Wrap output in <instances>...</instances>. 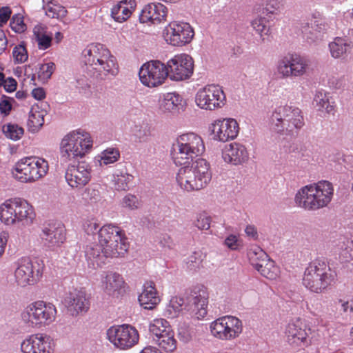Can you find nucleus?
Masks as SVG:
<instances>
[{
    "label": "nucleus",
    "mask_w": 353,
    "mask_h": 353,
    "mask_svg": "<svg viewBox=\"0 0 353 353\" xmlns=\"http://www.w3.org/2000/svg\"><path fill=\"white\" fill-rule=\"evenodd\" d=\"M173 160L176 165H183L176 176V181L187 191L203 188L211 180L210 165L203 159H197L205 151L201 137L193 132L183 134L176 139Z\"/></svg>",
    "instance_id": "nucleus-1"
},
{
    "label": "nucleus",
    "mask_w": 353,
    "mask_h": 353,
    "mask_svg": "<svg viewBox=\"0 0 353 353\" xmlns=\"http://www.w3.org/2000/svg\"><path fill=\"white\" fill-rule=\"evenodd\" d=\"M82 54L88 73L94 78L103 79L108 74H117L115 58L103 44L92 43L83 50Z\"/></svg>",
    "instance_id": "nucleus-2"
},
{
    "label": "nucleus",
    "mask_w": 353,
    "mask_h": 353,
    "mask_svg": "<svg viewBox=\"0 0 353 353\" xmlns=\"http://www.w3.org/2000/svg\"><path fill=\"white\" fill-rule=\"evenodd\" d=\"M270 127L281 135H291L299 131L305 125L302 110L292 104L276 107L270 117Z\"/></svg>",
    "instance_id": "nucleus-3"
},
{
    "label": "nucleus",
    "mask_w": 353,
    "mask_h": 353,
    "mask_svg": "<svg viewBox=\"0 0 353 353\" xmlns=\"http://www.w3.org/2000/svg\"><path fill=\"white\" fill-rule=\"evenodd\" d=\"M333 194L332 184L327 181H321L314 185L303 187L296 194L294 201L300 208L315 210L327 205Z\"/></svg>",
    "instance_id": "nucleus-4"
},
{
    "label": "nucleus",
    "mask_w": 353,
    "mask_h": 353,
    "mask_svg": "<svg viewBox=\"0 0 353 353\" xmlns=\"http://www.w3.org/2000/svg\"><path fill=\"white\" fill-rule=\"evenodd\" d=\"M336 276L335 272L325 261L316 259L305 268L303 284L312 292L322 293L335 281Z\"/></svg>",
    "instance_id": "nucleus-5"
},
{
    "label": "nucleus",
    "mask_w": 353,
    "mask_h": 353,
    "mask_svg": "<svg viewBox=\"0 0 353 353\" xmlns=\"http://www.w3.org/2000/svg\"><path fill=\"white\" fill-rule=\"evenodd\" d=\"M34 216L32 206L20 198L8 199L0 205V219L6 225H28L32 222Z\"/></svg>",
    "instance_id": "nucleus-6"
},
{
    "label": "nucleus",
    "mask_w": 353,
    "mask_h": 353,
    "mask_svg": "<svg viewBox=\"0 0 353 353\" xmlns=\"http://www.w3.org/2000/svg\"><path fill=\"white\" fill-rule=\"evenodd\" d=\"M98 239L101 250L111 258L123 256L128 249V244L121 230L112 224L105 225L99 229Z\"/></svg>",
    "instance_id": "nucleus-7"
},
{
    "label": "nucleus",
    "mask_w": 353,
    "mask_h": 353,
    "mask_svg": "<svg viewBox=\"0 0 353 353\" xmlns=\"http://www.w3.org/2000/svg\"><path fill=\"white\" fill-rule=\"evenodd\" d=\"M92 146L90 135L81 130L66 135L61 143V158L64 161L83 157Z\"/></svg>",
    "instance_id": "nucleus-8"
},
{
    "label": "nucleus",
    "mask_w": 353,
    "mask_h": 353,
    "mask_svg": "<svg viewBox=\"0 0 353 353\" xmlns=\"http://www.w3.org/2000/svg\"><path fill=\"white\" fill-rule=\"evenodd\" d=\"M48 170V162L43 159L28 157L16 163L12 174L19 181L27 183L43 177L46 174Z\"/></svg>",
    "instance_id": "nucleus-9"
},
{
    "label": "nucleus",
    "mask_w": 353,
    "mask_h": 353,
    "mask_svg": "<svg viewBox=\"0 0 353 353\" xmlns=\"http://www.w3.org/2000/svg\"><path fill=\"white\" fill-rule=\"evenodd\" d=\"M56 314L57 310L52 303L39 301L29 305L22 313L21 317L24 322L30 325L40 327L52 323Z\"/></svg>",
    "instance_id": "nucleus-10"
},
{
    "label": "nucleus",
    "mask_w": 353,
    "mask_h": 353,
    "mask_svg": "<svg viewBox=\"0 0 353 353\" xmlns=\"http://www.w3.org/2000/svg\"><path fill=\"white\" fill-rule=\"evenodd\" d=\"M43 269V263L41 261L21 258L14 272L17 284L21 287L35 284L41 276Z\"/></svg>",
    "instance_id": "nucleus-11"
},
{
    "label": "nucleus",
    "mask_w": 353,
    "mask_h": 353,
    "mask_svg": "<svg viewBox=\"0 0 353 353\" xmlns=\"http://www.w3.org/2000/svg\"><path fill=\"white\" fill-rule=\"evenodd\" d=\"M107 338L114 346L120 350H128L139 341L138 331L132 325L123 324L110 327L106 332Z\"/></svg>",
    "instance_id": "nucleus-12"
},
{
    "label": "nucleus",
    "mask_w": 353,
    "mask_h": 353,
    "mask_svg": "<svg viewBox=\"0 0 353 353\" xmlns=\"http://www.w3.org/2000/svg\"><path fill=\"white\" fill-rule=\"evenodd\" d=\"M310 61L297 54H288L279 60L277 72L283 78L300 77L306 74Z\"/></svg>",
    "instance_id": "nucleus-13"
},
{
    "label": "nucleus",
    "mask_w": 353,
    "mask_h": 353,
    "mask_svg": "<svg viewBox=\"0 0 353 353\" xmlns=\"http://www.w3.org/2000/svg\"><path fill=\"white\" fill-rule=\"evenodd\" d=\"M226 101L225 94L218 85H208L200 89L195 97L196 105L201 109L214 110L222 108Z\"/></svg>",
    "instance_id": "nucleus-14"
},
{
    "label": "nucleus",
    "mask_w": 353,
    "mask_h": 353,
    "mask_svg": "<svg viewBox=\"0 0 353 353\" xmlns=\"http://www.w3.org/2000/svg\"><path fill=\"white\" fill-rule=\"evenodd\" d=\"M212 334L221 340H232L238 337L243 330L241 320L232 316L217 319L210 325Z\"/></svg>",
    "instance_id": "nucleus-15"
},
{
    "label": "nucleus",
    "mask_w": 353,
    "mask_h": 353,
    "mask_svg": "<svg viewBox=\"0 0 353 353\" xmlns=\"http://www.w3.org/2000/svg\"><path fill=\"white\" fill-rule=\"evenodd\" d=\"M139 79L143 84L152 88L161 85L169 77L168 65L160 61H152L143 65L139 72Z\"/></svg>",
    "instance_id": "nucleus-16"
},
{
    "label": "nucleus",
    "mask_w": 353,
    "mask_h": 353,
    "mask_svg": "<svg viewBox=\"0 0 353 353\" xmlns=\"http://www.w3.org/2000/svg\"><path fill=\"white\" fill-rule=\"evenodd\" d=\"M194 32L187 23L171 22L163 30V36L165 41L173 46H183L190 43Z\"/></svg>",
    "instance_id": "nucleus-17"
},
{
    "label": "nucleus",
    "mask_w": 353,
    "mask_h": 353,
    "mask_svg": "<svg viewBox=\"0 0 353 353\" xmlns=\"http://www.w3.org/2000/svg\"><path fill=\"white\" fill-rule=\"evenodd\" d=\"M169 77L173 81H183L189 79L194 71V61L187 54L174 56L167 62Z\"/></svg>",
    "instance_id": "nucleus-18"
},
{
    "label": "nucleus",
    "mask_w": 353,
    "mask_h": 353,
    "mask_svg": "<svg viewBox=\"0 0 353 353\" xmlns=\"http://www.w3.org/2000/svg\"><path fill=\"white\" fill-rule=\"evenodd\" d=\"M188 310L195 312L198 319L203 318L207 314L208 293L203 285L194 287L186 296Z\"/></svg>",
    "instance_id": "nucleus-19"
},
{
    "label": "nucleus",
    "mask_w": 353,
    "mask_h": 353,
    "mask_svg": "<svg viewBox=\"0 0 353 353\" xmlns=\"http://www.w3.org/2000/svg\"><path fill=\"white\" fill-rule=\"evenodd\" d=\"M90 167L85 162L69 165L65 172V179L72 188L84 187L91 179Z\"/></svg>",
    "instance_id": "nucleus-20"
},
{
    "label": "nucleus",
    "mask_w": 353,
    "mask_h": 353,
    "mask_svg": "<svg viewBox=\"0 0 353 353\" xmlns=\"http://www.w3.org/2000/svg\"><path fill=\"white\" fill-rule=\"evenodd\" d=\"M21 348L23 353H53L54 343L49 336L37 334L24 340Z\"/></svg>",
    "instance_id": "nucleus-21"
},
{
    "label": "nucleus",
    "mask_w": 353,
    "mask_h": 353,
    "mask_svg": "<svg viewBox=\"0 0 353 353\" xmlns=\"http://www.w3.org/2000/svg\"><path fill=\"white\" fill-rule=\"evenodd\" d=\"M210 129L214 140L226 142L236 137L239 127L235 119H224L216 121Z\"/></svg>",
    "instance_id": "nucleus-22"
},
{
    "label": "nucleus",
    "mask_w": 353,
    "mask_h": 353,
    "mask_svg": "<svg viewBox=\"0 0 353 353\" xmlns=\"http://www.w3.org/2000/svg\"><path fill=\"white\" fill-rule=\"evenodd\" d=\"M65 305L68 312L72 316L86 313L90 308V301L83 290H74L65 298Z\"/></svg>",
    "instance_id": "nucleus-23"
},
{
    "label": "nucleus",
    "mask_w": 353,
    "mask_h": 353,
    "mask_svg": "<svg viewBox=\"0 0 353 353\" xmlns=\"http://www.w3.org/2000/svg\"><path fill=\"white\" fill-rule=\"evenodd\" d=\"M310 333V329L299 319L289 323L285 329L287 341L293 346H301L307 343Z\"/></svg>",
    "instance_id": "nucleus-24"
},
{
    "label": "nucleus",
    "mask_w": 353,
    "mask_h": 353,
    "mask_svg": "<svg viewBox=\"0 0 353 353\" xmlns=\"http://www.w3.org/2000/svg\"><path fill=\"white\" fill-rule=\"evenodd\" d=\"M42 244L48 248L60 246L65 239V229L62 225H49L40 234Z\"/></svg>",
    "instance_id": "nucleus-25"
},
{
    "label": "nucleus",
    "mask_w": 353,
    "mask_h": 353,
    "mask_svg": "<svg viewBox=\"0 0 353 353\" xmlns=\"http://www.w3.org/2000/svg\"><path fill=\"white\" fill-rule=\"evenodd\" d=\"M222 157L224 161L236 165L242 164L248 159V152L243 145L232 143L225 147Z\"/></svg>",
    "instance_id": "nucleus-26"
},
{
    "label": "nucleus",
    "mask_w": 353,
    "mask_h": 353,
    "mask_svg": "<svg viewBox=\"0 0 353 353\" xmlns=\"http://www.w3.org/2000/svg\"><path fill=\"white\" fill-rule=\"evenodd\" d=\"M167 13L166 7L161 3H151L145 6L140 14L141 23L151 21L153 23H160L165 20Z\"/></svg>",
    "instance_id": "nucleus-27"
},
{
    "label": "nucleus",
    "mask_w": 353,
    "mask_h": 353,
    "mask_svg": "<svg viewBox=\"0 0 353 353\" xmlns=\"http://www.w3.org/2000/svg\"><path fill=\"white\" fill-rule=\"evenodd\" d=\"M140 305L145 309L152 310L160 302V298L157 295L154 283L147 282L143 285V290L139 296Z\"/></svg>",
    "instance_id": "nucleus-28"
},
{
    "label": "nucleus",
    "mask_w": 353,
    "mask_h": 353,
    "mask_svg": "<svg viewBox=\"0 0 353 353\" xmlns=\"http://www.w3.org/2000/svg\"><path fill=\"white\" fill-rule=\"evenodd\" d=\"M185 102L182 97L176 92H169L164 95L160 103V110L163 112L177 114L183 110Z\"/></svg>",
    "instance_id": "nucleus-29"
},
{
    "label": "nucleus",
    "mask_w": 353,
    "mask_h": 353,
    "mask_svg": "<svg viewBox=\"0 0 353 353\" xmlns=\"http://www.w3.org/2000/svg\"><path fill=\"white\" fill-rule=\"evenodd\" d=\"M101 283L102 288L106 294L114 295L123 287L124 281L119 274L108 272L105 273V276L103 277Z\"/></svg>",
    "instance_id": "nucleus-30"
},
{
    "label": "nucleus",
    "mask_w": 353,
    "mask_h": 353,
    "mask_svg": "<svg viewBox=\"0 0 353 353\" xmlns=\"http://www.w3.org/2000/svg\"><path fill=\"white\" fill-rule=\"evenodd\" d=\"M259 252V256L262 257L261 263H256L255 269L261 273L262 276L269 279H274L277 276V268L275 267L273 261L269 259L268 254L262 249H256Z\"/></svg>",
    "instance_id": "nucleus-31"
},
{
    "label": "nucleus",
    "mask_w": 353,
    "mask_h": 353,
    "mask_svg": "<svg viewBox=\"0 0 353 353\" xmlns=\"http://www.w3.org/2000/svg\"><path fill=\"white\" fill-rule=\"evenodd\" d=\"M331 56L334 59L344 57L352 50V42L345 38L336 37L329 44Z\"/></svg>",
    "instance_id": "nucleus-32"
},
{
    "label": "nucleus",
    "mask_w": 353,
    "mask_h": 353,
    "mask_svg": "<svg viewBox=\"0 0 353 353\" xmlns=\"http://www.w3.org/2000/svg\"><path fill=\"white\" fill-rule=\"evenodd\" d=\"M134 1L123 0L117 5L114 6L111 9L112 17L118 22H123L128 19L131 14V8L134 6Z\"/></svg>",
    "instance_id": "nucleus-33"
},
{
    "label": "nucleus",
    "mask_w": 353,
    "mask_h": 353,
    "mask_svg": "<svg viewBox=\"0 0 353 353\" xmlns=\"http://www.w3.org/2000/svg\"><path fill=\"white\" fill-rule=\"evenodd\" d=\"M43 10L46 15L51 19L63 20L68 14L66 8L55 0H42Z\"/></svg>",
    "instance_id": "nucleus-34"
},
{
    "label": "nucleus",
    "mask_w": 353,
    "mask_h": 353,
    "mask_svg": "<svg viewBox=\"0 0 353 353\" xmlns=\"http://www.w3.org/2000/svg\"><path fill=\"white\" fill-rule=\"evenodd\" d=\"M85 256L94 268L101 267L105 263L107 258L110 257L101 250L100 244L88 245L85 250Z\"/></svg>",
    "instance_id": "nucleus-35"
},
{
    "label": "nucleus",
    "mask_w": 353,
    "mask_h": 353,
    "mask_svg": "<svg viewBox=\"0 0 353 353\" xmlns=\"http://www.w3.org/2000/svg\"><path fill=\"white\" fill-rule=\"evenodd\" d=\"M313 106L318 111L330 114L334 110V106L329 101L328 94L323 91H316L312 101Z\"/></svg>",
    "instance_id": "nucleus-36"
},
{
    "label": "nucleus",
    "mask_w": 353,
    "mask_h": 353,
    "mask_svg": "<svg viewBox=\"0 0 353 353\" xmlns=\"http://www.w3.org/2000/svg\"><path fill=\"white\" fill-rule=\"evenodd\" d=\"M149 330L154 336L153 339L172 331L168 321L164 319H154L150 324Z\"/></svg>",
    "instance_id": "nucleus-37"
},
{
    "label": "nucleus",
    "mask_w": 353,
    "mask_h": 353,
    "mask_svg": "<svg viewBox=\"0 0 353 353\" xmlns=\"http://www.w3.org/2000/svg\"><path fill=\"white\" fill-rule=\"evenodd\" d=\"M43 123L44 118L43 113L32 108L27 123L29 131L34 133L38 132Z\"/></svg>",
    "instance_id": "nucleus-38"
},
{
    "label": "nucleus",
    "mask_w": 353,
    "mask_h": 353,
    "mask_svg": "<svg viewBox=\"0 0 353 353\" xmlns=\"http://www.w3.org/2000/svg\"><path fill=\"white\" fill-rule=\"evenodd\" d=\"M300 29L303 34V37L309 43L317 42L323 39V36L319 31L312 28L310 22H303L301 23Z\"/></svg>",
    "instance_id": "nucleus-39"
},
{
    "label": "nucleus",
    "mask_w": 353,
    "mask_h": 353,
    "mask_svg": "<svg viewBox=\"0 0 353 353\" xmlns=\"http://www.w3.org/2000/svg\"><path fill=\"white\" fill-rule=\"evenodd\" d=\"M134 176L127 172L114 174V185L117 190L126 191L130 189Z\"/></svg>",
    "instance_id": "nucleus-40"
},
{
    "label": "nucleus",
    "mask_w": 353,
    "mask_h": 353,
    "mask_svg": "<svg viewBox=\"0 0 353 353\" xmlns=\"http://www.w3.org/2000/svg\"><path fill=\"white\" fill-rule=\"evenodd\" d=\"M154 341L166 352H172L176 348V341L174 338L172 331L165 335L161 334L157 339H154Z\"/></svg>",
    "instance_id": "nucleus-41"
},
{
    "label": "nucleus",
    "mask_w": 353,
    "mask_h": 353,
    "mask_svg": "<svg viewBox=\"0 0 353 353\" xmlns=\"http://www.w3.org/2000/svg\"><path fill=\"white\" fill-rule=\"evenodd\" d=\"M2 131L4 135L13 141H17L21 139L24 133L23 128L19 126L17 124L7 123L2 128Z\"/></svg>",
    "instance_id": "nucleus-42"
},
{
    "label": "nucleus",
    "mask_w": 353,
    "mask_h": 353,
    "mask_svg": "<svg viewBox=\"0 0 353 353\" xmlns=\"http://www.w3.org/2000/svg\"><path fill=\"white\" fill-rule=\"evenodd\" d=\"M33 32L40 50H46L51 46L52 35L42 32L41 27L35 26Z\"/></svg>",
    "instance_id": "nucleus-43"
},
{
    "label": "nucleus",
    "mask_w": 353,
    "mask_h": 353,
    "mask_svg": "<svg viewBox=\"0 0 353 353\" xmlns=\"http://www.w3.org/2000/svg\"><path fill=\"white\" fill-rule=\"evenodd\" d=\"M336 247L339 254L343 255L344 258H352L353 254V241L345 237H341Z\"/></svg>",
    "instance_id": "nucleus-44"
},
{
    "label": "nucleus",
    "mask_w": 353,
    "mask_h": 353,
    "mask_svg": "<svg viewBox=\"0 0 353 353\" xmlns=\"http://www.w3.org/2000/svg\"><path fill=\"white\" fill-rule=\"evenodd\" d=\"M134 136L139 142L143 143L149 141L151 137V127L148 123H142L136 126Z\"/></svg>",
    "instance_id": "nucleus-45"
},
{
    "label": "nucleus",
    "mask_w": 353,
    "mask_h": 353,
    "mask_svg": "<svg viewBox=\"0 0 353 353\" xmlns=\"http://www.w3.org/2000/svg\"><path fill=\"white\" fill-rule=\"evenodd\" d=\"M10 27L16 33L24 32L27 29V26L24 23L23 15L19 13L14 14L11 17Z\"/></svg>",
    "instance_id": "nucleus-46"
},
{
    "label": "nucleus",
    "mask_w": 353,
    "mask_h": 353,
    "mask_svg": "<svg viewBox=\"0 0 353 353\" xmlns=\"http://www.w3.org/2000/svg\"><path fill=\"white\" fill-rule=\"evenodd\" d=\"M121 205L124 208L133 210L140 207L141 201L137 196L128 194L122 199Z\"/></svg>",
    "instance_id": "nucleus-47"
},
{
    "label": "nucleus",
    "mask_w": 353,
    "mask_h": 353,
    "mask_svg": "<svg viewBox=\"0 0 353 353\" xmlns=\"http://www.w3.org/2000/svg\"><path fill=\"white\" fill-rule=\"evenodd\" d=\"M120 157L119 152L115 148H108L102 153L101 162L105 165L113 163Z\"/></svg>",
    "instance_id": "nucleus-48"
},
{
    "label": "nucleus",
    "mask_w": 353,
    "mask_h": 353,
    "mask_svg": "<svg viewBox=\"0 0 353 353\" xmlns=\"http://www.w3.org/2000/svg\"><path fill=\"white\" fill-rule=\"evenodd\" d=\"M55 70V64L52 62H49L46 64L41 65L38 72L39 78L43 80L49 79Z\"/></svg>",
    "instance_id": "nucleus-49"
},
{
    "label": "nucleus",
    "mask_w": 353,
    "mask_h": 353,
    "mask_svg": "<svg viewBox=\"0 0 353 353\" xmlns=\"http://www.w3.org/2000/svg\"><path fill=\"white\" fill-rule=\"evenodd\" d=\"M281 3L278 0H268L263 13L266 15L277 14L279 12Z\"/></svg>",
    "instance_id": "nucleus-50"
},
{
    "label": "nucleus",
    "mask_w": 353,
    "mask_h": 353,
    "mask_svg": "<svg viewBox=\"0 0 353 353\" xmlns=\"http://www.w3.org/2000/svg\"><path fill=\"white\" fill-rule=\"evenodd\" d=\"M252 28L261 34H268L269 28L266 25V20L265 18H256L252 21Z\"/></svg>",
    "instance_id": "nucleus-51"
},
{
    "label": "nucleus",
    "mask_w": 353,
    "mask_h": 353,
    "mask_svg": "<svg viewBox=\"0 0 353 353\" xmlns=\"http://www.w3.org/2000/svg\"><path fill=\"white\" fill-rule=\"evenodd\" d=\"M12 54L15 61L19 63H23L28 59L26 49L22 45L15 46L13 49Z\"/></svg>",
    "instance_id": "nucleus-52"
},
{
    "label": "nucleus",
    "mask_w": 353,
    "mask_h": 353,
    "mask_svg": "<svg viewBox=\"0 0 353 353\" xmlns=\"http://www.w3.org/2000/svg\"><path fill=\"white\" fill-rule=\"evenodd\" d=\"M211 219L205 214H199L195 221V226L199 230H208L210 227Z\"/></svg>",
    "instance_id": "nucleus-53"
},
{
    "label": "nucleus",
    "mask_w": 353,
    "mask_h": 353,
    "mask_svg": "<svg viewBox=\"0 0 353 353\" xmlns=\"http://www.w3.org/2000/svg\"><path fill=\"white\" fill-rule=\"evenodd\" d=\"M184 305L187 307L186 296L185 298L177 296L173 297L170 301L168 310L170 311V308H172L175 312H179L181 310L182 306Z\"/></svg>",
    "instance_id": "nucleus-54"
},
{
    "label": "nucleus",
    "mask_w": 353,
    "mask_h": 353,
    "mask_svg": "<svg viewBox=\"0 0 353 353\" xmlns=\"http://www.w3.org/2000/svg\"><path fill=\"white\" fill-rule=\"evenodd\" d=\"M14 101L6 95H3L0 101V112L5 115H8L12 110V104L10 101Z\"/></svg>",
    "instance_id": "nucleus-55"
},
{
    "label": "nucleus",
    "mask_w": 353,
    "mask_h": 353,
    "mask_svg": "<svg viewBox=\"0 0 353 353\" xmlns=\"http://www.w3.org/2000/svg\"><path fill=\"white\" fill-rule=\"evenodd\" d=\"M256 249H261L259 247H254L253 248H251L248 252V256L249 258V260L252 265V266L255 268L254 263H261V261H262V259H263L262 257L259 256V252Z\"/></svg>",
    "instance_id": "nucleus-56"
},
{
    "label": "nucleus",
    "mask_w": 353,
    "mask_h": 353,
    "mask_svg": "<svg viewBox=\"0 0 353 353\" xmlns=\"http://www.w3.org/2000/svg\"><path fill=\"white\" fill-rule=\"evenodd\" d=\"M310 25L311 26L312 28H315V30L319 31L323 36L325 33L327 25L325 23L323 19H314L311 20Z\"/></svg>",
    "instance_id": "nucleus-57"
},
{
    "label": "nucleus",
    "mask_w": 353,
    "mask_h": 353,
    "mask_svg": "<svg viewBox=\"0 0 353 353\" xmlns=\"http://www.w3.org/2000/svg\"><path fill=\"white\" fill-rule=\"evenodd\" d=\"M345 77H332L329 79L330 86L335 89H341L345 85Z\"/></svg>",
    "instance_id": "nucleus-58"
},
{
    "label": "nucleus",
    "mask_w": 353,
    "mask_h": 353,
    "mask_svg": "<svg viewBox=\"0 0 353 353\" xmlns=\"http://www.w3.org/2000/svg\"><path fill=\"white\" fill-rule=\"evenodd\" d=\"M225 245L232 250H236L240 245L239 241L236 235L230 234L225 240Z\"/></svg>",
    "instance_id": "nucleus-59"
},
{
    "label": "nucleus",
    "mask_w": 353,
    "mask_h": 353,
    "mask_svg": "<svg viewBox=\"0 0 353 353\" xmlns=\"http://www.w3.org/2000/svg\"><path fill=\"white\" fill-rule=\"evenodd\" d=\"M12 14V10L8 6L2 7L0 10V27L7 23Z\"/></svg>",
    "instance_id": "nucleus-60"
},
{
    "label": "nucleus",
    "mask_w": 353,
    "mask_h": 353,
    "mask_svg": "<svg viewBox=\"0 0 353 353\" xmlns=\"http://www.w3.org/2000/svg\"><path fill=\"white\" fill-rule=\"evenodd\" d=\"M201 256L200 252H195L189 256L188 263H190V265L192 266V268L198 267L199 263L202 261Z\"/></svg>",
    "instance_id": "nucleus-61"
},
{
    "label": "nucleus",
    "mask_w": 353,
    "mask_h": 353,
    "mask_svg": "<svg viewBox=\"0 0 353 353\" xmlns=\"http://www.w3.org/2000/svg\"><path fill=\"white\" fill-rule=\"evenodd\" d=\"M85 194L86 195L85 199H89L93 202H96L100 196L99 190L90 188L85 189Z\"/></svg>",
    "instance_id": "nucleus-62"
},
{
    "label": "nucleus",
    "mask_w": 353,
    "mask_h": 353,
    "mask_svg": "<svg viewBox=\"0 0 353 353\" xmlns=\"http://www.w3.org/2000/svg\"><path fill=\"white\" fill-rule=\"evenodd\" d=\"M3 85L6 92H12L16 90L17 83L14 79L9 77L5 81Z\"/></svg>",
    "instance_id": "nucleus-63"
},
{
    "label": "nucleus",
    "mask_w": 353,
    "mask_h": 353,
    "mask_svg": "<svg viewBox=\"0 0 353 353\" xmlns=\"http://www.w3.org/2000/svg\"><path fill=\"white\" fill-rule=\"evenodd\" d=\"M85 231L88 234H94L96 232H98L99 230V225L96 223L95 222L89 221L88 223L85 225Z\"/></svg>",
    "instance_id": "nucleus-64"
}]
</instances>
